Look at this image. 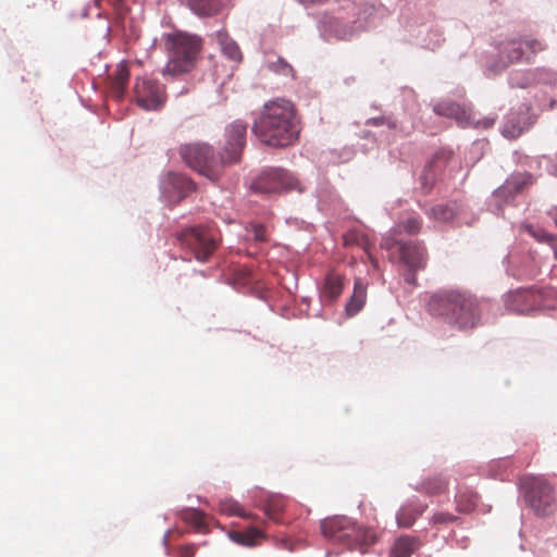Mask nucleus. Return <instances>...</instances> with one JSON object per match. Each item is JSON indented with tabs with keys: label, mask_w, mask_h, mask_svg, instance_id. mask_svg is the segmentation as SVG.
Instances as JSON below:
<instances>
[{
	"label": "nucleus",
	"mask_w": 557,
	"mask_h": 557,
	"mask_svg": "<svg viewBox=\"0 0 557 557\" xmlns=\"http://www.w3.org/2000/svg\"><path fill=\"white\" fill-rule=\"evenodd\" d=\"M321 532L327 540L364 554L376 542L375 532L360 527L345 516L326 518L321 522Z\"/></svg>",
	"instance_id": "obj_4"
},
{
	"label": "nucleus",
	"mask_w": 557,
	"mask_h": 557,
	"mask_svg": "<svg viewBox=\"0 0 557 557\" xmlns=\"http://www.w3.org/2000/svg\"><path fill=\"white\" fill-rule=\"evenodd\" d=\"M247 237L257 243H264L268 240V232L264 225L250 223L246 227Z\"/></svg>",
	"instance_id": "obj_29"
},
{
	"label": "nucleus",
	"mask_w": 557,
	"mask_h": 557,
	"mask_svg": "<svg viewBox=\"0 0 557 557\" xmlns=\"http://www.w3.org/2000/svg\"><path fill=\"white\" fill-rule=\"evenodd\" d=\"M263 537V533L256 529V528H249L248 530L244 532H232L231 539L240 545L245 546H253L257 544V541L259 539Z\"/></svg>",
	"instance_id": "obj_25"
},
{
	"label": "nucleus",
	"mask_w": 557,
	"mask_h": 557,
	"mask_svg": "<svg viewBox=\"0 0 557 557\" xmlns=\"http://www.w3.org/2000/svg\"><path fill=\"white\" fill-rule=\"evenodd\" d=\"M556 225H557V216H556Z\"/></svg>",
	"instance_id": "obj_40"
},
{
	"label": "nucleus",
	"mask_w": 557,
	"mask_h": 557,
	"mask_svg": "<svg viewBox=\"0 0 557 557\" xmlns=\"http://www.w3.org/2000/svg\"><path fill=\"white\" fill-rule=\"evenodd\" d=\"M196 547L193 544L182 546L180 549V557H194Z\"/></svg>",
	"instance_id": "obj_38"
},
{
	"label": "nucleus",
	"mask_w": 557,
	"mask_h": 557,
	"mask_svg": "<svg viewBox=\"0 0 557 557\" xmlns=\"http://www.w3.org/2000/svg\"><path fill=\"white\" fill-rule=\"evenodd\" d=\"M422 227V220L418 215H410L399 222L393 230V234L397 235L401 231L408 234H418Z\"/></svg>",
	"instance_id": "obj_28"
},
{
	"label": "nucleus",
	"mask_w": 557,
	"mask_h": 557,
	"mask_svg": "<svg viewBox=\"0 0 557 557\" xmlns=\"http://www.w3.org/2000/svg\"><path fill=\"white\" fill-rule=\"evenodd\" d=\"M205 513L198 509H188L183 515L184 520L197 528H201L205 524Z\"/></svg>",
	"instance_id": "obj_30"
},
{
	"label": "nucleus",
	"mask_w": 557,
	"mask_h": 557,
	"mask_svg": "<svg viewBox=\"0 0 557 557\" xmlns=\"http://www.w3.org/2000/svg\"><path fill=\"white\" fill-rule=\"evenodd\" d=\"M299 1L301 3H304L305 5H311V4H315V3H322L325 0H299Z\"/></svg>",
	"instance_id": "obj_39"
},
{
	"label": "nucleus",
	"mask_w": 557,
	"mask_h": 557,
	"mask_svg": "<svg viewBox=\"0 0 557 557\" xmlns=\"http://www.w3.org/2000/svg\"><path fill=\"white\" fill-rule=\"evenodd\" d=\"M368 124L369 125H374V126H380V125H383V124H387L389 128H395L396 127V124L395 122L384 117V116H381V117H373V119H370L368 121Z\"/></svg>",
	"instance_id": "obj_35"
},
{
	"label": "nucleus",
	"mask_w": 557,
	"mask_h": 557,
	"mask_svg": "<svg viewBox=\"0 0 557 557\" xmlns=\"http://www.w3.org/2000/svg\"><path fill=\"white\" fill-rule=\"evenodd\" d=\"M426 505L410 503L403 506L396 516L397 524L400 528H410L419 516L425 510Z\"/></svg>",
	"instance_id": "obj_16"
},
{
	"label": "nucleus",
	"mask_w": 557,
	"mask_h": 557,
	"mask_svg": "<svg viewBox=\"0 0 557 557\" xmlns=\"http://www.w3.org/2000/svg\"><path fill=\"white\" fill-rule=\"evenodd\" d=\"M135 101L144 110H159L166 101L164 86L147 77L137 78L134 86Z\"/></svg>",
	"instance_id": "obj_11"
},
{
	"label": "nucleus",
	"mask_w": 557,
	"mask_h": 557,
	"mask_svg": "<svg viewBox=\"0 0 557 557\" xmlns=\"http://www.w3.org/2000/svg\"><path fill=\"white\" fill-rule=\"evenodd\" d=\"M165 49L169 60L162 73L177 77L195 67L201 50V40L187 34H173L168 36Z\"/></svg>",
	"instance_id": "obj_5"
},
{
	"label": "nucleus",
	"mask_w": 557,
	"mask_h": 557,
	"mask_svg": "<svg viewBox=\"0 0 557 557\" xmlns=\"http://www.w3.org/2000/svg\"><path fill=\"white\" fill-rule=\"evenodd\" d=\"M195 189V183L184 174L170 173L168 180L164 182L165 193L177 196L178 200L185 198Z\"/></svg>",
	"instance_id": "obj_13"
},
{
	"label": "nucleus",
	"mask_w": 557,
	"mask_h": 557,
	"mask_svg": "<svg viewBox=\"0 0 557 557\" xmlns=\"http://www.w3.org/2000/svg\"><path fill=\"white\" fill-rule=\"evenodd\" d=\"M367 299V285L361 278L355 280L354 293L346 304V313L349 317L357 314L364 306Z\"/></svg>",
	"instance_id": "obj_15"
},
{
	"label": "nucleus",
	"mask_w": 557,
	"mask_h": 557,
	"mask_svg": "<svg viewBox=\"0 0 557 557\" xmlns=\"http://www.w3.org/2000/svg\"><path fill=\"white\" fill-rule=\"evenodd\" d=\"M270 67L274 69L275 71H278L283 74H286L292 71V67L289 66V64L281 58H278L276 62L272 63L270 65Z\"/></svg>",
	"instance_id": "obj_34"
},
{
	"label": "nucleus",
	"mask_w": 557,
	"mask_h": 557,
	"mask_svg": "<svg viewBox=\"0 0 557 557\" xmlns=\"http://www.w3.org/2000/svg\"><path fill=\"white\" fill-rule=\"evenodd\" d=\"M457 211L456 203L437 205L431 209V216L436 221L448 222L457 215Z\"/></svg>",
	"instance_id": "obj_27"
},
{
	"label": "nucleus",
	"mask_w": 557,
	"mask_h": 557,
	"mask_svg": "<svg viewBox=\"0 0 557 557\" xmlns=\"http://www.w3.org/2000/svg\"><path fill=\"white\" fill-rule=\"evenodd\" d=\"M431 314L444 317L460 330L473 329L480 320L481 311L478 299L469 293L459 290H441L429 302Z\"/></svg>",
	"instance_id": "obj_3"
},
{
	"label": "nucleus",
	"mask_w": 557,
	"mask_h": 557,
	"mask_svg": "<svg viewBox=\"0 0 557 557\" xmlns=\"http://www.w3.org/2000/svg\"><path fill=\"white\" fill-rule=\"evenodd\" d=\"M420 545L417 537L403 535L394 542L388 557H410Z\"/></svg>",
	"instance_id": "obj_17"
},
{
	"label": "nucleus",
	"mask_w": 557,
	"mask_h": 557,
	"mask_svg": "<svg viewBox=\"0 0 557 557\" xmlns=\"http://www.w3.org/2000/svg\"><path fill=\"white\" fill-rule=\"evenodd\" d=\"M247 124L233 122L226 128V144L221 152L205 143L182 145L178 153L187 166L211 182H218L226 166L239 162L245 146Z\"/></svg>",
	"instance_id": "obj_1"
},
{
	"label": "nucleus",
	"mask_w": 557,
	"mask_h": 557,
	"mask_svg": "<svg viewBox=\"0 0 557 557\" xmlns=\"http://www.w3.org/2000/svg\"><path fill=\"white\" fill-rule=\"evenodd\" d=\"M399 256H400V261L411 272L406 275L405 280L408 283H413L414 272L418 270H421L425 267V262H426L425 248L422 245H420L419 243L406 242L405 244H400Z\"/></svg>",
	"instance_id": "obj_12"
},
{
	"label": "nucleus",
	"mask_w": 557,
	"mask_h": 557,
	"mask_svg": "<svg viewBox=\"0 0 557 557\" xmlns=\"http://www.w3.org/2000/svg\"><path fill=\"white\" fill-rule=\"evenodd\" d=\"M187 4L198 16H213L221 12L223 0H187Z\"/></svg>",
	"instance_id": "obj_19"
},
{
	"label": "nucleus",
	"mask_w": 557,
	"mask_h": 557,
	"mask_svg": "<svg viewBox=\"0 0 557 557\" xmlns=\"http://www.w3.org/2000/svg\"><path fill=\"white\" fill-rule=\"evenodd\" d=\"M479 496L469 488H460L456 495V509L460 513H470L476 507Z\"/></svg>",
	"instance_id": "obj_23"
},
{
	"label": "nucleus",
	"mask_w": 557,
	"mask_h": 557,
	"mask_svg": "<svg viewBox=\"0 0 557 557\" xmlns=\"http://www.w3.org/2000/svg\"><path fill=\"white\" fill-rule=\"evenodd\" d=\"M433 110L438 115L451 117L458 122L469 117L467 109L453 101H441L434 106Z\"/></svg>",
	"instance_id": "obj_22"
},
{
	"label": "nucleus",
	"mask_w": 557,
	"mask_h": 557,
	"mask_svg": "<svg viewBox=\"0 0 557 557\" xmlns=\"http://www.w3.org/2000/svg\"><path fill=\"white\" fill-rule=\"evenodd\" d=\"M177 239L186 246L196 260L206 262L218 248V235L212 227L197 226L181 232Z\"/></svg>",
	"instance_id": "obj_9"
},
{
	"label": "nucleus",
	"mask_w": 557,
	"mask_h": 557,
	"mask_svg": "<svg viewBox=\"0 0 557 557\" xmlns=\"http://www.w3.org/2000/svg\"><path fill=\"white\" fill-rule=\"evenodd\" d=\"M447 485V481L442 476H433L422 482L420 491L429 496H436L444 493Z\"/></svg>",
	"instance_id": "obj_24"
},
{
	"label": "nucleus",
	"mask_w": 557,
	"mask_h": 557,
	"mask_svg": "<svg viewBox=\"0 0 557 557\" xmlns=\"http://www.w3.org/2000/svg\"><path fill=\"white\" fill-rule=\"evenodd\" d=\"M219 510L227 516H238L244 519H252L253 515L246 512L242 506L232 498L221 499L219 503Z\"/></svg>",
	"instance_id": "obj_26"
},
{
	"label": "nucleus",
	"mask_w": 557,
	"mask_h": 557,
	"mask_svg": "<svg viewBox=\"0 0 557 557\" xmlns=\"http://www.w3.org/2000/svg\"><path fill=\"white\" fill-rule=\"evenodd\" d=\"M524 499L536 516L546 517L555 509L554 488L542 476L525 475L520 481Z\"/></svg>",
	"instance_id": "obj_7"
},
{
	"label": "nucleus",
	"mask_w": 557,
	"mask_h": 557,
	"mask_svg": "<svg viewBox=\"0 0 557 557\" xmlns=\"http://www.w3.org/2000/svg\"><path fill=\"white\" fill-rule=\"evenodd\" d=\"M343 240H344V245L347 247H349V246L361 247L367 252L373 268L379 267L377 260L374 259L370 252L371 244H370L368 237L363 233H361L357 230H350L345 233V235L343 236Z\"/></svg>",
	"instance_id": "obj_20"
},
{
	"label": "nucleus",
	"mask_w": 557,
	"mask_h": 557,
	"mask_svg": "<svg viewBox=\"0 0 557 557\" xmlns=\"http://www.w3.org/2000/svg\"><path fill=\"white\" fill-rule=\"evenodd\" d=\"M458 520V517L449 512H437L433 516L432 522L434 524L451 523Z\"/></svg>",
	"instance_id": "obj_32"
},
{
	"label": "nucleus",
	"mask_w": 557,
	"mask_h": 557,
	"mask_svg": "<svg viewBox=\"0 0 557 557\" xmlns=\"http://www.w3.org/2000/svg\"><path fill=\"white\" fill-rule=\"evenodd\" d=\"M251 188L257 193L272 194L282 190H301L299 182L283 169L264 170L253 182Z\"/></svg>",
	"instance_id": "obj_10"
},
{
	"label": "nucleus",
	"mask_w": 557,
	"mask_h": 557,
	"mask_svg": "<svg viewBox=\"0 0 557 557\" xmlns=\"http://www.w3.org/2000/svg\"><path fill=\"white\" fill-rule=\"evenodd\" d=\"M400 244H404V243L397 240L393 236H385V237L382 238V242H381L380 246H381L382 249L392 250L395 247L399 248Z\"/></svg>",
	"instance_id": "obj_33"
},
{
	"label": "nucleus",
	"mask_w": 557,
	"mask_h": 557,
	"mask_svg": "<svg viewBox=\"0 0 557 557\" xmlns=\"http://www.w3.org/2000/svg\"><path fill=\"white\" fill-rule=\"evenodd\" d=\"M505 307L519 314H528L542 309L553 310L557 308V292L548 286L519 288L506 295Z\"/></svg>",
	"instance_id": "obj_6"
},
{
	"label": "nucleus",
	"mask_w": 557,
	"mask_h": 557,
	"mask_svg": "<svg viewBox=\"0 0 557 557\" xmlns=\"http://www.w3.org/2000/svg\"><path fill=\"white\" fill-rule=\"evenodd\" d=\"M300 122L292 101L277 98L267 102L255 120L252 132L268 146L285 148L299 137Z\"/></svg>",
	"instance_id": "obj_2"
},
{
	"label": "nucleus",
	"mask_w": 557,
	"mask_h": 557,
	"mask_svg": "<svg viewBox=\"0 0 557 557\" xmlns=\"http://www.w3.org/2000/svg\"><path fill=\"white\" fill-rule=\"evenodd\" d=\"M547 45L534 37L524 36L504 41L499 49V70L518 62L533 63L539 53L545 51Z\"/></svg>",
	"instance_id": "obj_8"
},
{
	"label": "nucleus",
	"mask_w": 557,
	"mask_h": 557,
	"mask_svg": "<svg viewBox=\"0 0 557 557\" xmlns=\"http://www.w3.org/2000/svg\"><path fill=\"white\" fill-rule=\"evenodd\" d=\"M525 231L531 235L533 236L534 238H536L537 240H547L549 239V236L548 234H546L545 232L543 231H535L533 228V226L531 225H527L525 226Z\"/></svg>",
	"instance_id": "obj_36"
},
{
	"label": "nucleus",
	"mask_w": 557,
	"mask_h": 557,
	"mask_svg": "<svg viewBox=\"0 0 557 557\" xmlns=\"http://www.w3.org/2000/svg\"><path fill=\"white\" fill-rule=\"evenodd\" d=\"M215 39L221 47L223 54L234 62H240L243 54L238 45L224 30L215 34Z\"/></svg>",
	"instance_id": "obj_21"
},
{
	"label": "nucleus",
	"mask_w": 557,
	"mask_h": 557,
	"mask_svg": "<svg viewBox=\"0 0 557 557\" xmlns=\"http://www.w3.org/2000/svg\"><path fill=\"white\" fill-rule=\"evenodd\" d=\"M343 288V276L336 272H330L325 276L321 296L325 300L334 301L342 295Z\"/></svg>",
	"instance_id": "obj_18"
},
{
	"label": "nucleus",
	"mask_w": 557,
	"mask_h": 557,
	"mask_svg": "<svg viewBox=\"0 0 557 557\" xmlns=\"http://www.w3.org/2000/svg\"><path fill=\"white\" fill-rule=\"evenodd\" d=\"M280 510H281V506H280V505H272V504H269V505L265 507V515H267L270 519L277 521Z\"/></svg>",
	"instance_id": "obj_37"
},
{
	"label": "nucleus",
	"mask_w": 557,
	"mask_h": 557,
	"mask_svg": "<svg viewBox=\"0 0 557 557\" xmlns=\"http://www.w3.org/2000/svg\"><path fill=\"white\" fill-rule=\"evenodd\" d=\"M502 133L505 137L515 139L521 135L522 127L512 121H508L504 124Z\"/></svg>",
	"instance_id": "obj_31"
},
{
	"label": "nucleus",
	"mask_w": 557,
	"mask_h": 557,
	"mask_svg": "<svg viewBox=\"0 0 557 557\" xmlns=\"http://www.w3.org/2000/svg\"><path fill=\"white\" fill-rule=\"evenodd\" d=\"M129 81V70L126 63H120L111 78L110 92L117 101L122 100Z\"/></svg>",
	"instance_id": "obj_14"
}]
</instances>
